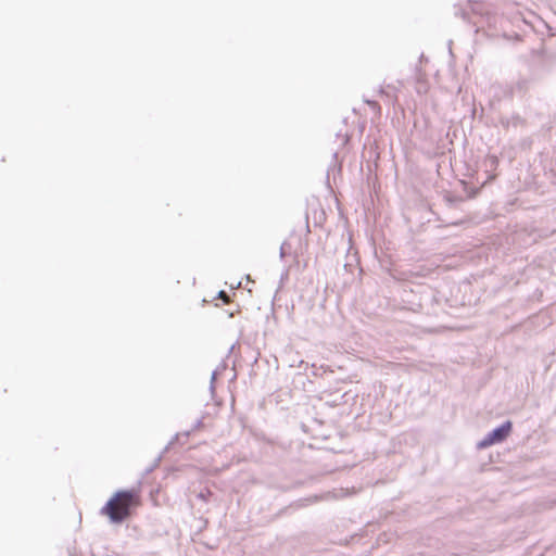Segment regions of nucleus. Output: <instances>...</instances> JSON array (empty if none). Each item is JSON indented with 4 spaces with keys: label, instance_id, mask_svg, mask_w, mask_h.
<instances>
[{
    "label": "nucleus",
    "instance_id": "20e7f679",
    "mask_svg": "<svg viewBox=\"0 0 556 556\" xmlns=\"http://www.w3.org/2000/svg\"><path fill=\"white\" fill-rule=\"evenodd\" d=\"M219 296H220V298H223V299H226V294H225V292H224V291H220V292H219Z\"/></svg>",
    "mask_w": 556,
    "mask_h": 556
},
{
    "label": "nucleus",
    "instance_id": "f257e3e1",
    "mask_svg": "<svg viewBox=\"0 0 556 556\" xmlns=\"http://www.w3.org/2000/svg\"><path fill=\"white\" fill-rule=\"evenodd\" d=\"M136 504V495L132 492H117L102 508L113 522H119L129 514V507Z\"/></svg>",
    "mask_w": 556,
    "mask_h": 556
},
{
    "label": "nucleus",
    "instance_id": "f03ea898",
    "mask_svg": "<svg viewBox=\"0 0 556 556\" xmlns=\"http://www.w3.org/2000/svg\"><path fill=\"white\" fill-rule=\"evenodd\" d=\"M511 422L506 421L498 428L488 433L481 441L477 443L479 450L486 448L493 444L503 442L511 432Z\"/></svg>",
    "mask_w": 556,
    "mask_h": 556
},
{
    "label": "nucleus",
    "instance_id": "7ed1b4c3",
    "mask_svg": "<svg viewBox=\"0 0 556 556\" xmlns=\"http://www.w3.org/2000/svg\"><path fill=\"white\" fill-rule=\"evenodd\" d=\"M490 162H491V165H496L497 160H496V157H495V156H491V157H490Z\"/></svg>",
    "mask_w": 556,
    "mask_h": 556
}]
</instances>
